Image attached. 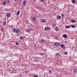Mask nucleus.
<instances>
[{"label":"nucleus","instance_id":"obj_1","mask_svg":"<svg viewBox=\"0 0 77 77\" xmlns=\"http://www.w3.org/2000/svg\"><path fill=\"white\" fill-rule=\"evenodd\" d=\"M60 47H61L63 49H66V48H65V47L64 46V45H63V44H61L60 45Z\"/></svg>","mask_w":77,"mask_h":77},{"label":"nucleus","instance_id":"obj_2","mask_svg":"<svg viewBox=\"0 0 77 77\" xmlns=\"http://www.w3.org/2000/svg\"><path fill=\"white\" fill-rule=\"evenodd\" d=\"M46 21L47 20H46V19H42V23H45Z\"/></svg>","mask_w":77,"mask_h":77},{"label":"nucleus","instance_id":"obj_3","mask_svg":"<svg viewBox=\"0 0 77 77\" xmlns=\"http://www.w3.org/2000/svg\"><path fill=\"white\" fill-rule=\"evenodd\" d=\"M73 72L75 74L77 73V69L73 70Z\"/></svg>","mask_w":77,"mask_h":77},{"label":"nucleus","instance_id":"obj_4","mask_svg":"<svg viewBox=\"0 0 77 77\" xmlns=\"http://www.w3.org/2000/svg\"><path fill=\"white\" fill-rule=\"evenodd\" d=\"M20 30L19 29H17L16 30V33H19L20 32Z\"/></svg>","mask_w":77,"mask_h":77},{"label":"nucleus","instance_id":"obj_5","mask_svg":"<svg viewBox=\"0 0 77 77\" xmlns=\"http://www.w3.org/2000/svg\"><path fill=\"white\" fill-rule=\"evenodd\" d=\"M50 28L49 27H48V26H47L45 28V30H47H47H48Z\"/></svg>","mask_w":77,"mask_h":77},{"label":"nucleus","instance_id":"obj_6","mask_svg":"<svg viewBox=\"0 0 77 77\" xmlns=\"http://www.w3.org/2000/svg\"><path fill=\"white\" fill-rule=\"evenodd\" d=\"M32 19L33 20V21H35V20H36V17H32Z\"/></svg>","mask_w":77,"mask_h":77},{"label":"nucleus","instance_id":"obj_7","mask_svg":"<svg viewBox=\"0 0 77 77\" xmlns=\"http://www.w3.org/2000/svg\"><path fill=\"white\" fill-rule=\"evenodd\" d=\"M7 16L8 17H11V14L8 13L7 14Z\"/></svg>","mask_w":77,"mask_h":77},{"label":"nucleus","instance_id":"obj_8","mask_svg":"<svg viewBox=\"0 0 77 77\" xmlns=\"http://www.w3.org/2000/svg\"><path fill=\"white\" fill-rule=\"evenodd\" d=\"M72 3L74 4L75 3V0H72Z\"/></svg>","mask_w":77,"mask_h":77},{"label":"nucleus","instance_id":"obj_9","mask_svg":"<svg viewBox=\"0 0 77 77\" xmlns=\"http://www.w3.org/2000/svg\"><path fill=\"white\" fill-rule=\"evenodd\" d=\"M6 1H4L3 2L2 5H6Z\"/></svg>","mask_w":77,"mask_h":77},{"label":"nucleus","instance_id":"obj_10","mask_svg":"<svg viewBox=\"0 0 77 77\" xmlns=\"http://www.w3.org/2000/svg\"><path fill=\"white\" fill-rule=\"evenodd\" d=\"M16 30V29H15V28H13L12 29V31L13 32H15V30Z\"/></svg>","mask_w":77,"mask_h":77},{"label":"nucleus","instance_id":"obj_11","mask_svg":"<svg viewBox=\"0 0 77 77\" xmlns=\"http://www.w3.org/2000/svg\"><path fill=\"white\" fill-rule=\"evenodd\" d=\"M6 23L5 22H4L2 23L3 26H5V25H6Z\"/></svg>","mask_w":77,"mask_h":77},{"label":"nucleus","instance_id":"obj_12","mask_svg":"<svg viewBox=\"0 0 77 77\" xmlns=\"http://www.w3.org/2000/svg\"><path fill=\"white\" fill-rule=\"evenodd\" d=\"M58 43L56 42L54 44L55 46H58Z\"/></svg>","mask_w":77,"mask_h":77},{"label":"nucleus","instance_id":"obj_13","mask_svg":"<svg viewBox=\"0 0 77 77\" xmlns=\"http://www.w3.org/2000/svg\"><path fill=\"white\" fill-rule=\"evenodd\" d=\"M55 30L56 31H57V30H58V27H55Z\"/></svg>","mask_w":77,"mask_h":77},{"label":"nucleus","instance_id":"obj_14","mask_svg":"<svg viewBox=\"0 0 77 77\" xmlns=\"http://www.w3.org/2000/svg\"><path fill=\"white\" fill-rule=\"evenodd\" d=\"M26 1H24L23 2V6H25V4H26Z\"/></svg>","mask_w":77,"mask_h":77},{"label":"nucleus","instance_id":"obj_15","mask_svg":"<svg viewBox=\"0 0 77 77\" xmlns=\"http://www.w3.org/2000/svg\"><path fill=\"white\" fill-rule=\"evenodd\" d=\"M49 73L50 74H52L53 72H52V71H51L50 70L49 72Z\"/></svg>","mask_w":77,"mask_h":77},{"label":"nucleus","instance_id":"obj_16","mask_svg":"<svg viewBox=\"0 0 77 77\" xmlns=\"http://www.w3.org/2000/svg\"><path fill=\"white\" fill-rule=\"evenodd\" d=\"M69 27H70V26H66V29H68L69 28Z\"/></svg>","mask_w":77,"mask_h":77},{"label":"nucleus","instance_id":"obj_17","mask_svg":"<svg viewBox=\"0 0 77 77\" xmlns=\"http://www.w3.org/2000/svg\"><path fill=\"white\" fill-rule=\"evenodd\" d=\"M20 11H18L17 13V15H20Z\"/></svg>","mask_w":77,"mask_h":77},{"label":"nucleus","instance_id":"obj_18","mask_svg":"<svg viewBox=\"0 0 77 77\" xmlns=\"http://www.w3.org/2000/svg\"><path fill=\"white\" fill-rule=\"evenodd\" d=\"M56 26V24L54 23L53 25V27H55Z\"/></svg>","mask_w":77,"mask_h":77},{"label":"nucleus","instance_id":"obj_19","mask_svg":"<svg viewBox=\"0 0 77 77\" xmlns=\"http://www.w3.org/2000/svg\"><path fill=\"white\" fill-rule=\"evenodd\" d=\"M63 36L64 38H66L67 36L66 35H63Z\"/></svg>","mask_w":77,"mask_h":77},{"label":"nucleus","instance_id":"obj_20","mask_svg":"<svg viewBox=\"0 0 77 77\" xmlns=\"http://www.w3.org/2000/svg\"><path fill=\"white\" fill-rule=\"evenodd\" d=\"M41 56H43V55H44V53H41L40 54Z\"/></svg>","mask_w":77,"mask_h":77},{"label":"nucleus","instance_id":"obj_21","mask_svg":"<svg viewBox=\"0 0 77 77\" xmlns=\"http://www.w3.org/2000/svg\"><path fill=\"white\" fill-rule=\"evenodd\" d=\"M64 54H65V55H66L68 54V52L67 51H66V52H64Z\"/></svg>","mask_w":77,"mask_h":77},{"label":"nucleus","instance_id":"obj_22","mask_svg":"<svg viewBox=\"0 0 77 77\" xmlns=\"http://www.w3.org/2000/svg\"><path fill=\"white\" fill-rule=\"evenodd\" d=\"M72 28H75V25H72Z\"/></svg>","mask_w":77,"mask_h":77},{"label":"nucleus","instance_id":"obj_23","mask_svg":"<svg viewBox=\"0 0 77 77\" xmlns=\"http://www.w3.org/2000/svg\"><path fill=\"white\" fill-rule=\"evenodd\" d=\"M8 8H5L4 9V11H8Z\"/></svg>","mask_w":77,"mask_h":77},{"label":"nucleus","instance_id":"obj_24","mask_svg":"<svg viewBox=\"0 0 77 77\" xmlns=\"http://www.w3.org/2000/svg\"><path fill=\"white\" fill-rule=\"evenodd\" d=\"M61 18V16H58V19L59 20Z\"/></svg>","mask_w":77,"mask_h":77},{"label":"nucleus","instance_id":"obj_25","mask_svg":"<svg viewBox=\"0 0 77 77\" xmlns=\"http://www.w3.org/2000/svg\"><path fill=\"white\" fill-rule=\"evenodd\" d=\"M61 16L63 18V17H64V14H61Z\"/></svg>","mask_w":77,"mask_h":77},{"label":"nucleus","instance_id":"obj_26","mask_svg":"<svg viewBox=\"0 0 77 77\" xmlns=\"http://www.w3.org/2000/svg\"><path fill=\"white\" fill-rule=\"evenodd\" d=\"M16 45H19V43L18 42H16L15 43Z\"/></svg>","mask_w":77,"mask_h":77},{"label":"nucleus","instance_id":"obj_27","mask_svg":"<svg viewBox=\"0 0 77 77\" xmlns=\"http://www.w3.org/2000/svg\"><path fill=\"white\" fill-rule=\"evenodd\" d=\"M45 41V39H41V41L42 42H44V41Z\"/></svg>","mask_w":77,"mask_h":77},{"label":"nucleus","instance_id":"obj_28","mask_svg":"<svg viewBox=\"0 0 77 77\" xmlns=\"http://www.w3.org/2000/svg\"><path fill=\"white\" fill-rule=\"evenodd\" d=\"M34 77H38V76L37 75H34Z\"/></svg>","mask_w":77,"mask_h":77},{"label":"nucleus","instance_id":"obj_29","mask_svg":"<svg viewBox=\"0 0 77 77\" xmlns=\"http://www.w3.org/2000/svg\"><path fill=\"white\" fill-rule=\"evenodd\" d=\"M7 3H9V0H7Z\"/></svg>","mask_w":77,"mask_h":77},{"label":"nucleus","instance_id":"obj_30","mask_svg":"<svg viewBox=\"0 0 77 77\" xmlns=\"http://www.w3.org/2000/svg\"><path fill=\"white\" fill-rule=\"evenodd\" d=\"M71 22L72 23H75V20H72Z\"/></svg>","mask_w":77,"mask_h":77},{"label":"nucleus","instance_id":"obj_31","mask_svg":"<svg viewBox=\"0 0 77 77\" xmlns=\"http://www.w3.org/2000/svg\"><path fill=\"white\" fill-rule=\"evenodd\" d=\"M39 1L42 2H44V0H39Z\"/></svg>","mask_w":77,"mask_h":77},{"label":"nucleus","instance_id":"obj_32","mask_svg":"<svg viewBox=\"0 0 77 77\" xmlns=\"http://www.w3.org/2000/svg\"><path fill=\"white\" fill-rule=\"evenodd\" d=\"M20 39H23V37L20 36Z\"/></svg>","mask_w":77,"mask_h":77},{"label":"nucleus","instance_id":"obj_33","mask_svg":"<svg viewBox=\"0 0 77 77\" xmlns=\"http://www.w3.org/2000/svg\"><path fill=\"white\" fill-rule=\"evenodd\" d=\"M29 31V29H27L26 30V32H28Z\"/></svg>","mask_w":77,"mask_h":77},{"label":"nucleus","instance_id":"obj_34","mask_svg":"<svg viewBox=\"0 0 77 77\" xmlns=\"http://www.w3.org/2000/svg\"><path fill=\"white\" fill-rule=\"evenodd\" d=\"M5 75H7V73L6 72H5Z\"/></svg>","mask_w":77,"mask_h":77},{"label":"nucleus","instance_id":"obj_35","mask_svg":"<svg viewBox=\"0 0 77 77\" xmlns=\"http://www.w3.org/2000/svg\"><path fill=\"white\" fill-rule=\"evenodd\" d=\"M26 74H27L28 73V71H25Z\"/></svg>","mask_w":77,"mask_h":77},{"label":"nucleus","instance_id":"obj_36","mask_svg":"<svg viewBox=\"0 0 77 77\" xmlns=\"http://www.w3.org/2000/svg\"><path fill=\"white\" fill-rule=\"evenodd\" d=\"M58 55L59 56L58 57H60L61 56H60V54H58Z\"/></svg>","mask_w":77,"mask_h":77},{"label":"nucleus","instance_id":"obj_37","mask_svg":"<svg viewBox=\"0 0 77 77\" xmlns=\"http://www.w3.org/2000/svg\"><path fill=\"white\" fill-rule=\"evenodd\" d=\"M58 55V53H57L56 54V56H57Z\"/></svg>","mask_w":77,"mask_h":77},{"label":"nucleus","instance_id":"obj_38","mask_svg":"<svg viewBox=\"0 0 77 77\" xmlns=\"http://www.w3.org/2000/svg\"><path fill=\"white\" fill-rule=\"evenodd\" d=\"M11 28H13V26H12V25H11Z\"/></svg>","mask_w":77,"mask_h":77},{"label":"nucleus","instance_id":"obj_39","mask_svg":"<svg viewBox=\"0 0 77 77\" xmlns=\"http://www.w3.org/2000/svg\"><path fill=\"white\" fill-rule=\"evenodd\" d=\"M32 30V29H29V31H30V30Z\"/></svg>","mask_w":77,"mask_h":77},{"label":"nucleus","instance_id":"obj_40","mask_svg":"<svg viewBox=\"0 0 77 77\" xmlns=\"http://www.w3.org/2000/svg\"><path fill=\"white\" fill-rule=\"evenodd\" d=\"M23 38H25V36H23Z\"/></svg>","mask_w":77,"mask_h":77},{"label":"nucleus","instance_id":"obj_41","mask_svg":"<svg viewBox=\"0 0 77 77\" xmlns=\"http://www.w3.org/2000/svg\"><path fill=\"white\" fill-rule=\"evenodd\" d=\"M17 0H14V1H15V2H16Z\"/></svg>","mask_w":77,"mask_h":77},{"label":"nucleus","instance_id":"obj_42","mask_svg":"<svg viewBox=\"0 0 77 77\" xmlns=\"http://www.w3.org/2000/svg\"><path fill=\"white\" fill-rule=\"evenodd\" d=\"M59 45H60V44H59V43H58V46H59Z\"/></svg>","mask_w":77,"mask_h":77},{"label":"nucleus","instance_id":"obj_43","mask_svg":"<svg viewBox=\"0 0 77 77\" xmlns=\"http://www.w3.org/2000/svg\"><path fill=\"white\" fill-rule=\"evenodd\" d=\"M70 27H72V26H71V25H70Z\"/></svg>","mask_w":77,"mask_h":77},{"label":"nucleus","instance_id":"obj_44","mask_svg":"<svg viewBox=\"0 0 77 77\" xmlns=\"http://www.w3.org/2000/svg\"><path fill=\"white\" fill-rule=\"evenodd\" d=\"M13 73V72H11V74H12V73Z\"/></svg>","mask_w":77,"mask_h":77},{"label":"nucleus","instance_id":"obj_45","mask_svg":"<svg viewBox=\"0 0 77 77\" xmlns=\"http://www.w3.org/2000/svg\"><path fill=\"white\" fill-rule=\"evenodd\" d=\"M57 19H58V16H57Z\"/></svg>","mask_w":77,"mask_h":77},{"label":"nucleus","instance_id":"obj_46","mask_svg":"<svg viewBox=\"0 0 77 77\" xmlns=\"http://www.w3.org/2000/svg\"><path fill=\"white\" fill-rule=\"evenodd\" d=\"M76 15H77V12L76 13Z\"/></svg>","mask_w":77,"mask_h":77},{"label":"nucleus","instance_id":"obj_47","mask_svg":"<svg viewBox=\"0 0 77 77\" xmlns=\"http://www.w3.org/2000/svg\"><path fill=\"white\" fill-rule=\"evenodd\" d=\"M35 0V1H36V0Z\"/></svg>","mask_w":77,"mask_h":77}]
</instances>
